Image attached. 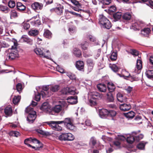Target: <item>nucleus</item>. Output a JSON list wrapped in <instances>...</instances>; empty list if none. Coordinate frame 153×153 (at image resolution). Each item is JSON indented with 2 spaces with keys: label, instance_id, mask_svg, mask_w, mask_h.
<instances>
[{
  "label": "nucleus",
  "instance_id": "393cba45",
  "mask_svg": "<svg viewBox=\"0 0 153 153\" xmlns=\"http://www.w3.org/2000/svg\"><path fill=\"white\" fill-rule=\"evenodd\" d=\"M62 106L61 105H56L53 108L52 110L55 113H58L62 111Z\"/></svg>",
  "mask_w": 153,
  "mask_h": 153
},
{
  "label": "nucleus",
  "instance_id": "7ed1b4c3",
  "mask_svg": "<svg viewBox=\"0 0 153 153\" xmlns=\"http://www.w3.org/2000/svg\"><path fill=\"white\" fill-rule=\"evenodd\" d=\"M36 53L40 57L49 59L50 56V53L48 50L43 48H36L34 50Z\"/></svg>",
  "mask_w": 153,
  "mask_h": 153
},
{
  "label": "nucleus",
  "instance_id": "49530a36",
  "mask_svg": "<svg viewBox=\"0 0 153 153\" xmlns=\"http://www.w3.org/2000/svg\"><path fill=\"white\" fill-rule=\"evenodd\" d=\"M67 90L68 93L71 94H74L75 93V88L74 87L67 88Z\"/></svg>",
  "mask_w": 153,
  "mask_h": 153
},
{
  "label": "nucleus",
  "instance_id": "f8f14e48",
  "mask_svg": "<svg viewBox=\"0 0 153 153\" xmlns=\"http://www.w3.org/2000/svg\"><path fill=\"white\" fill-rule=\"evenodd\" d=\"M76 66L78 70L82 71H84V64L83 61H77L76 63Z\"/></svg>",
  "mask_w": 153,
  "mask_h": 153
},
{
  "label": "nucleus",
  "instance_id": "5701e85b",
  "mask_svg": "<svg viewBox=\"0 0 153 153\" xmlns=\"http://www.w3.org/2000/svg\"><path fill=\"white\" fill-rule=\"evenodd\" d=\"M5 114L7 116H10L12 113V110L10 106L9 105L4 110Z\"/></svg>",
  "mask_w": 153,
  "mask_h": 153
},
{
  "label": "nucleus",
  "instance_id": "aec40b11",
  "mask_svg": "<svg viewBox=\"0 0 153 153\" xmlns=\"http://www.w3.org/2000/svg\"><path fill=\"white\" fill-rule=\"evenodd\" d=\"M21 40L30 45H32L33 44V40L27 35H23L21 38Z\"/></svg>",
  "mask_w": 153,
  "mask_h": 153
},
{
  "label": "nucleus",
  "instance_id": "79ce46f5",
  "mask_svg": "<svg viewBox=\"0 0 153 153\" xmlns=\"http://www.w3.org/2000/svg\"><path fill=\"white\" fill-rule=\"evenodd\" d=\"M21 98V96H15L13 100V103L15 104H17L19 102Z\"/></svg>",
  "mask_w": 153,
  "mask_h": 153
},
{
  "label": "nucleus",
  "instance_id": "58836bf2",
  "mask_svg": "<svg viewBox=\"0 0 153 153\" xmlns=\"http://www.w3.org/2000/svg\"><path fill=\"white\" fill-rule=\"evenodd\" d=\"M122 16V13L119 12L114 13L113 15L114 19H120Z\"/></svg>",
  "mask_w": 153,
  "mask_h": 153
},
{
  "label": "nucleus",
  "instance_id": "6ab92c4d",
  "mask_svg": "<svg viewBox=\"0 0 153 153\" xmlns=\"http://www.w3.org/2000/svg\"><path fill=\"white\" fill-rule=\"evenodd\" d=\"M97 87L100 91L102 92H105L107 90V86L104 84L100 83L97 85Z\"/></svg>",
  "mask_w": 153,
  "mask_h": 153
},
{
  "label": "nucleus",
  "instance_id": "b1692460",
  "mask_svg": "<svg viewBox=\"0 0 153 153\" xmlns=\"http://www.w3.org/2000/svg\"><path fill=\"white\" fill-rule=\"evenodd\" d=\"M150 31L149 28H145L141 31V34L144 36L148 37Z\"/></svg>",
  "mask_w": 153,
  "mask_h": 153
},
{
  "label": "nucleus",
  "instance_id": "412c9836",
  "mask_svg": "<svg viewBox=\"0 0 153 153\" xmlns=\"http://www.w3.org/2000/svg\"><path fill=\"white\" fill-rule=\"evenodd\" d=\"M117 100L121 102H124L126 101V99L125 96L120 93H118L117 95Z\"/></svg>",
  "mask_w": 153,
  "mask_h": 153
},
{
  "label": "nucleus",
  "instance_id": "e2e57ef3",
  "mask_svg": "<svg viewBox=\"0 0 153 153\" xmlns=\"http://www.w3.org/2000/svg\"><path fill=\"white\" fill-rule=\"evenodd\" d=\"M10 134L16 137H18L19 135V133L17 131H12L10 132Z\"/></svg>",
  "mask_w": 153,
  "mask_h": 153
},
{
  "label": "nucleus",
  "instance_id": "5fc2aeb1",
  "mask_svg": "<svg viewBox=\"0 0 153 153\" xmlns=\"http://www.w3.org/2000/svg\"><path fill=\"white\" fill-rule=\"evenodd\" d=\"M123 19H131V15L129 13H125L123 16Z\"/></svg>",
  "mask_w": 153,
  "mask_h": 153
},
{
  "label": "nucleus",
  "instance_id": "0e129e2a",
  "mask_svg": "<svg viewBox=\"0 0 153 153\" xmlns=\"http://www.w3.org/2000/svg\"><path fill=\"white\" fill-rule=\"evenodd\" d=\"M111 0H102L101 2L103 4L108 5L111 3Z\"/></svg>",
  "mask_w": 153,
  "mask_h": 153
},
{
  "label": "nucleus",
  "instance_id": "052dcab7",
  "mask_svg": "<svg viewBox=\"0 0 153 153\" xmlns=\"http://www.w3.org/2000/svg\"><path fill=\"white\" fill-rule=\"evenodd\" d=\"M144 136L142 134H140L137 136L135 135V140L138 141L142 139L143 137Z\"/></svg>",
  "mask_w": 153,
  "mask_h": 153
},
{
  "label": "nucleus",
  "instance_id": "423d86ee",
  "mask_svg": "<svg viewBox=\"0 0 153 153\" xmlns=\"http://www.w3.org/2000/svg\"><path fill=\"white\" fill-rule=\"evenodd\" d=\"M99 23L102 27L109 29L111 27V23L109 20H100Z\"/></svg>",
  "mask_w": 153,
  "mask_h": 153
},
{
  "label": "nucleus",
  "instance_id": "4468645a",
  "mask_svg": "<svg viewBox=\"0 0 153 153\" xmlns=\"http://www.w3.org/2000/svg\"><path fill=\"white\" fill-rule=\"evenodd\" d=\"M120 108L121 111H125L130 110L131 106L129 104L123 103L120 105Z\"/></svg>",
  "mask_w": 153,
  "mask_h": 153
},
{
  "label": "nucleus",
  "instance_id": "c85d7f7f",
  "mask_svg": "<svg viewBox=\"0 0 153 153\" xmlns=\"http://www.w3.org/2000/svg\"><path fill=\"white\" fill-rule=\"evenodd\" d=\"M109 67L114 72H117L120 69L118 67L116 64H112L110 63L109 64Z\"/></svg>",
  "mask_w": 153,
  "mask_h": 153
},
{
  "label": "nucleus",
  "instance_id": "ddd939ff",
  "mask_svg": "<svg viewBox=\"0 0 153 153\" xmlns=\"http://www.w3.org/2000/svg\"><path fill=\"white\" fill-rule=\"evenodd\" d=\"M16 7L18 11L20 12L25 11L26 10V7L22 3L18 2L16 3Z\"/></svg>",
  "mask_w": 153,
  "mask_h": 153
},
{
  "label": "nucleus",
  "instance_id": "ea45409f",
  "mask_svg": "<svg viewBox=\"0 0 153 153\" xmlns=\"http://www.w3.org/2000/svg\"><path fill=\"white\" fill-rule=\"evenodd\" d=\"M36 131L39 133L40 134L46 135V136H48L50 135V133L48 132L45 131L40 129H37L36 130Z\"/></svg>",
  "mask_w": 153,
  "mask_h": 153
},
{
  "label": "nucleus",
  "instance_id": "774afa93",
  "mask_svg": "<svg viewBox=\"0 0 153 153\" xmlns=\"http://www.w3.org/2000/svg\"><path fill=\"white\" fill-rule=\"evenodd\" d=\"M131 53L135 56H137L138 55V52L135 50H132L131 52Z\"/></svg>",
  "mask_w": 153,
  "mask_h": 153
},
{
  "label": "nucleus",
  "instance_id": "a19ab883",
  "mask_svg": "<svg viewBox=\"0 0 153 153\" xmlns=\"http://www.w3.org/2000/svg\"><path fill=\"white\" fill-rule=\"evenodd\" d=\"M117 56L116 52H112L110 58L111 60L112 61H115L117 59Z\"/></svg>",
  "mask_w": 153,
  "mask_h": 153
},
{
  "label": "nucleus",
  "instance_id": "6e6552de",
  "mask_svg": "<svg viewBox=\"0 0 153 153\" xmlns=\"http://www.w3.org/2000/svg\"><path fill=\"white\" fill-rule=\"evenodd\" d=\"M140 131H138L133 132H132V136L130 135L127 137L126 139L127 142L129 143H132L135 140V135H137Z\"/></svg>",
  "mask_w": 153,
  "mask_h": 153
},
{
  "label": "nucleus",
  "instance_id": "72a5a7b5",
  "mask_svg": "<svg viewBox=\"0 0 153 153\" xmlns=\"http://www.w3.org/2000/svg\"><path fill=\"white\" fill-rule=\"evenodd\" d=\"M97 143V140L94 137H93L90 139L89 142V144L92 148H94V146Z\"/></svg>",
  "mask_w": 153,
  "mask_h": 153
},
{
  "label": "nucleus",
  "instance_id": "a211bd4d",
  "mask_svg": "<svg viewBox=\"0 0 153 153\" xmlns=\"http://www.w3.org/2000/svg\"><path fill=\"white\" fill-rule=\"evenodd\" d=\"M40 109L42 110L47 113L49 112L50 108L48 103V102L44 103L41 107Z\"/></svg>",
  "mask_w": 153,
  "mask_h": 153
},
{
  "label": "nucleus",
  "instance_id": "4c0bfd02",
  "mask_svg": "<svg viewBox=\"0 0 153 153\" xmlns=\"http://www.w3.org/2000/svg\"><path fill=\"white\" fill-rule=\"evenodd\" d=\"M59 122V123H64L65 125V126L68 124H70L72 123L70 119L69 118H65L63 121H60Z\"/></svg>",
  "mask_w": 153,
  "mask_h": 153
},
{
  "label": "nucleus",
  "instance_id": "bb28decb",
  "mask_svg": "<svg viewBox=\"0 0 153 153\" xmlns=\"http://www.w3.org/2000/svg\"><path fill=\"white\" fill-rule=\"evenodd\" d=\"M39 33V30L36 29H31L28 32L29 35L35 36L38 35Z\"/></svg>",
  "mask_w": 153,
  "mask_h": 153
},
{
  "label": "nucleus",
  "instance_id": "09e8293b",
  "mask_svg": "<svg viewBox=\"0 0 153 153\" xmlns=\"http://www.w3.org/2000/svg\"><path fill=\"white\" fill-rule=\"evenodd\" d=\"M66 75L71 79L75 80L76 79V76L75 74L71 72H67L66 73Z\"/></svg>",
  "mask_w": 153,
  "mask_h": 153
},
{
  "label": "nucleus",
  "instance_id": "473e14b6",
  "mask_svg": "<svg viewBox=\"0 0 153 153\" xmlns=\"http://www.w3.org/2000/svg\"><path fill=\"white\" fill-rule=\"evenodd\" d=\"M88 38L91 42H93V43L94 45H99L98 41L96 40L95 38L93 36L91 35H90L89 36Z\"/></svg>",
  "mask_w": 153,
  "mask_h": 153
},
{
  "label": "nucleus",
  "instance_id": "69168bd1",
  "mask_svg": "<svg viewBox=\"0 0 153 153\" xmlns=\"http://www.w3.org/2000/svg\"><path fill=\"white\" fill-rule=\"evenodd\" d=\"M117 9L115 6L112 5L110 7L109 9V11L110 12H114Z\"/></svg>",
  "mask_w": 153,
  "mask_h": 153
},
{
  "label": "nucleus",
  "instance_id": "603ef678",
  "mask_svg": "<svg viewBox=\"0 0 153 153\" xmlns=\"http://www.w3.org/2000/svg\"><path fill=\"white\" fill-rule=\"evenodd\" d=\"M88 45V43L87 42H85L84 43H83L81 44V48L82 49L85 50L87 49Z\"/></svg>",
  "mask_w": 153,
  "mask_h": 153
},
{
  "label": "nucleus",
  "instance_id": "de8ad7c7",
  "mask_svg": "<svg viewBox=\"0 0 153 153\" xmlns=\"http://www.w3.org/2000/svg\"><path fill=\"white\" fill-rule=\"evenodd\" d=\"M143 2L146 3V4L150 7H153V1L152 0H141Z\"/></svg>",
  "mask_w": 153,
  "mask_h": 153
},
{
  "label": "nucleus",
  "instance_id": "f257e3e1",
  "mask_svg": "<svg viewBox=\"0 0 153 153\" xmlns=\"http://www.w3.org/2000/svg\"><path fill=\"white\" fill-rule=\"evenodd\" d=\"M24 143L36 150H39L40 148L42 147V143L36 138L32 139L31 137L27 138L25 140Z\"/></svg>",
  "mask_w": 153,
  "mask_h": 153
},
{
  "label": "nucleus",
  "instance_id": "a18cd8bd",
  "mask_svg": "<svg viewBox=\"0 0 153 153\" xmlns=\"http://www.w3.org/2000/svg\"><path fill=\"white\" fill-rule=\"evenodd\" d=\"M108 116L112 117L115 116L117 114L116 112L114 110H108Z\"/></svg>",
  "mask_w": 153,
  "mask_h": 153
},
{
  "label": "nucleus",
  "instance_id": "c03bdc74",
  "mask_svg": "<svg viewBox=\"0 0 153 153\" xmlns=\"http://www.w3.org/2000/svg\"><path fill=\"white\" fill-rule=\"evenodd\" d=\"M59 89V86L56 85H51L50 90L51 91L55 92L57 91Z\"/></svg>",
  "mask_w": 153,
  "mask_h": 153
},
{
  "label": "nucleus",
  "instance_id": "9d476101",
  "mask_svg": "<svg viewBox=\"0 0 153 153\" xmlns=\"http://www.w3.org/2000/svg\"><path fill=\"white\" fill-rule=\"evenodd\" d=\"M36 117V112H33L32 113H30L27 117V120L29 123H32L35 120Z\"/></svg>",
  "mask_w": 153,
  "mask_h": 153
},
{
  "label": "nucleus",
  "instance_id": "9b49d317",
  "mask_svg": "<svg viewBox=\"0 0 153 153\" xmlns=\"http://www.w3.org/2000/svg\"><path fill=\"white\" fill-rule=\"evenodd\" d=\"M142 61L140 59L137 60L136 66L135 68L134 72L137 73L139 74V71L142 69Z\"/></svg>",
  "mask_w": 153,
  "mask_h": 153
},
{
  "label": "nucleus",
  "instance_id": "7c9ffc66",
  "mask_svg": "<svg viewBox=\"0 0 153 153\" xmlns=\"http://www.w3.org/2000/svg\"><path fill=\"white\" fill-rule=\"evenodd\" d=\"M107 100L109 102H113L114 101V98L112 94L109 92L107 94Z\"/></svg>",
  "mask_w": 153,
  "mask_h": 153
},
{
  "label": "nucleus",
  "instance_id": "bf43d9fd",
  "mask_svg": "<svg viewBox=\"0 0 153 153\" xmlns=\"http://www.w3.org/2000/svg\"><path fill=\"white\" fill-rule=\"evenodd\" d=\"M71 2L74 5L78 7H81V4L76 0H71Z\"/></svg>",
  "mask_w": 153,
  "mask_h": 153
},
{
  "label": "nucleus",
  "instance_id": "20e7f679",
  "mask_svg": "<svg viewBox=\"0 0 153 153\" xmlns=\"http://www.w3.org/2000/svg\"><path fill=\"white\" fill-rule=\"evenodd\" d=\"M60 121H51L50 122H46L47 124L53 130L60 131L62 130V128L61 126L59 125V124H62L59 123V122Z\"/></svg>",
  "mask_w": 153,
  "mask_h": 153
},
{
  "label": "nucleus",
  "instance_id": "37998d69",
  "mask_svg": "<svg viewBox=\"0 0 153 153\" xmlns=\"http://www.w3.org/2000/svg\"><path fill=\"white\" fill-rule=\"evenodd\" d=\"M16 88L18 91L20 93L23 88L22 84L21 83H18L16 85Z\"/></svg>",
  "mask_w": 153,
  "mask_h": 153
},
{
  "label": "nucleus",
  "instance_id": "f03ea898",
  "mask_svg": "<svg viewBox=\"0 0 153 153\" xmlns=\"http://www.w3.org/2000/svg\"><path fill=\"white\" fill-rule=\"evenodd\" d=\"M17 45V42L15 40L13 42V45L12 46L11 48L8 50L7 56L10 60H12L19 57V53L16 48Z\"/></svg>",
  "mask_w": 153,
  "mask_h": 153
},
{
  "label": "nucleus",
  "instance_id": "39448f33",
  "mask_svg": "<svg viewBox=\"0 0 153 153\" xmlns=\"http://www.w3.org/2000/svg\"><path fill=\"white\" fill-rule=\"evenodd\" d=\"M58 138L59 140L61 141H69L73 140L74 137L71 133H62L59 136Z\"/></svg>",
  "mask_w": 153,
  "mask_h": 153
},
{
  "label": "nucleus",
  "instance_id": "4d7b16f0",
  "mask_svg": "<svg viewBox=\"0 0 153 153\" xmlns=\"http://www.w3.org/2000/svg\"><path fill=\"white\" fill-rule=\"evenodd\" d=\"M33 112H35L33 110V108L30 106L27 107L25 109V112L29 114L30 113H32Z\"/></svg>",
  "mask_w": 153,
  "mask_h": 153
},
{
  "label": "nucleus",
  "instance_id": "680f3d73",
  "mask_svg": "<svg viewBox=\"0 0 153 153\" xmlns=\"http://www.w3.org/2000/svg\"><path fill=\"white\" fill-rule=\"evenodd\" d=\"M18 16L17 13L15 10H13L11 12L10 17L15 18Z\"/></svg>",
  "mask_w": 153,
  "mask_h": 153
},
{
  "label": "nucleus",
  "instance_id": "8fccbe9b",
  "mask_svg": "<svg viewBox=\"0 0 153 153\" xmlns=\"http://www.w3.org/2000/svg\"><path fill=\"white\" fill-rule=\"evenodd\" d=\"M66 128L70 130H73L75 129V127L72 123L68 124L66 126Z\"/></svg>",
  "mask_w": 153,
  "mask_h": 153
},
{
  "label": "nucleus",
  "instance_id": "c9c22d12",
  "mask_svg": "<svg viewBox=\"0 0 153 153\" xmlns=\"http://www.w3.org/2000/svg\"><path fill=\"white\" fill-rule=\"evenodd\" d=\"M0 10L2 12L5 13H7L10 10L7 6L0 5Z\"/></svg>",
  "mask_w": 153,
  "mask_h": 153
},
{
  "label": "nucleus",
  "instance_id": "f3484780",
  "mask_svg": "<svg viewBox=\"0 0 153 153\" xmlns=\"http://www.w3.org/2000/svg\"><path fill=\"white\" fill-rule=\"evenodd\" d=\"M88 65V70L89 72H91L93 69L94 64L93 61L91 59H88L87 60Z\"/></svg>",
  "mask_w": 153,
  "mask_h": 153
},
{
  "label": "nucleus",
  "instance_id": "4be33fe9",
  "mask_svg": "<svg viewBox=\"0 0 153 153\" xmlns=\"http://www.w3.org/2000/svg\"><path fill=\"white\" fill-rule=\"evenodd\" d=\"M130 74H129L128 72L127 71L125 70H122L120 74H118V75L120 77H123L125 79L127 78L128 77L130 76Z\"/></svg>",
  "mask_w": 153,
  "mask_h": 153
},
{
  "label": "nucleus",
  "instance_id": "c756f323",
  "mask_svg": "<svg viewBox=\"0 0 153 153\" xmlns=\"http://www.w3.org/2000/svg\"><path fill=\"white\" fill-rule=\"evenodd\" d=\"M73 53L77 57H79L82 55L81 51L78 48H74L73 50Z\"/></svg>",
  "mask_w": 153,
  "mask_h": 153
},
{
  "label": "nucleus",
  "instance_id": "e433bc0d",
  "mask_svg": "<svg viewBox=\"0 0 153 153\" xmlns=\"http://www.w3.org/2000/svg\"><path fill=\"white\" fill-rule=\"evenodd\" d=\"M147 76L149 78H153V70H148L146 72Z\"/></svg>",
  "mask_w": 153,
  "mask_h": 153
},
{
  "label": "nucleus",
  "instance_id": "2f4dec72",
  "mask_svg": "<svg viewBox=\"0 0 153 153\" xmlns=\"http://www.w3.org/2000/svg\"><path fill=\"white\" fill-rule=\"evenodd\" d=\"M107 88L108 91L110 93L113 92L115 88L114 84L110 82L108 83Z\"/></svg>",
  "mask_w": 153,
  "mask_h": 153
},
{
  "label": "nucleus",
  "instance_id": "1a4fd4ad",
  "mask_svg": "<svg viewBox=\"0 0 153 153\" xmlns=\"http://www.w3.org/2000/svg\"><path fill=\"white\" fill-rule=\"evenodd\" d=\"M32 8L34 10H41L43 7L42 4L38 2H35L32 3L31 5Z\"/></svg>",
  "mask_w": 153,
  "mask_h": 153
},
{
  "label": "nucleus",
  "instance_id": "a878e982",
  "mask_svg": "<svg viewBox=\"0 0 153 153\" xmlns=\"http://www.w3.org/2000/svg\"><path fill=\"white\" fill-rule=\"evenodd\" d=\"M44 37L48 39H50L52 37V33L51 32L48 30L45 29L43 34Z\"/></svg>",
  "mask_w": 153,
  "mask_h": 153
},
{
  "label": "nucleus",
  "instance_id": "864d4df0",
  "mask_svg": "<svg viewBox=\"0 0 153 153\" xmlns=\"http://www.w3.org/2000/svg\"><path fill=\"white\" fill-rule=\"evenodd\" d=\"M55 11L58 15H61L63 12L62 9L61 7H57L55 8Z\"/></svg>",
  "mask_w": 153,
  "mask_h": 153
},
{
  "label": "nucleus",
  "instance_id": "f704fd0d",
  "mask_svg": "<svg viewBox=\"0 0 153 153\" xmlns=\"http://www.w3.org/2000/svg\"><path fill=\"white\" fill-rule=\"evenodd\" d=\"M135 113L133 111H130L125 114V116L128 118H132L134 116Z\"/></svg>",
  "mask_w": 153,
  "mask_h": 153
},
{
  "label": "nucleus",
  "instance_id": "2eb2a0df",
  "mask_svg": "<svg viewBox=\"0 0 153 153\" xmlns=\"http://www.w3.org/2000/svg\"><path fill=\"white\" fill-rule=\"evenodd\" d=\"M77 97L76 96H70L68 97L67 100L69 103L74 104L77 102Z\"/></svg>",
  "mask_w": 153,
  "mask_h": 153
},
{
  "label": "nucleus",
  "instance_id": "338daca9",
  "mask_svg": "<svg viewBox=\"0 0 153 153\" xmlns=\"http://www.w3.org/2000/svg\"><path fill=\"white\" fill-rule=\"evenodd\" d=\"M41 94L39 93H38L37 94L35 95V100L37 101H39L40 100Z\"/></svg>",
  "mask_w": 153,
  "mask_h": 153
},
{
  "label": "nucleus",
  "instance_id": "dca6fc26",
  "mask_svg": "<svg viewBox=\"0 0 153 153\" xmlns=\"http://www.w3.org/2000/svg\"><path fill=\"white\" fill-rule=\"evenodd\" d=\"M108 110L106 109L103 108L100 110L99 114L101 118H104L108 116Z\"/></svg>",
  "mask_w": 153,
  "mask_h": 153
},
{
  "label": "nucleus",
  "instance_id": "cd10ccee",
  "mask_svg": "<svg viewBox=\"0 0 153 153\" xmlns=\"http://www.w3.org/2000/svg\"><path fill=\"white\" fill-rule=\"evenodd\" d=\"M147 143V142L142 141L137 145V148L140 150H144L145 145Z\"/></svg>",
  "mask_w": 153,
  "mask_h": 153
},
{
  "label": "nucleus",
  "instance_id": "13d9d810",
  "mask_svg": "<svg viewBox=\"0 0 153 153\" xmlns=\"http://www.w3.org/2000/svg\"><path fill=\"white\" fill-rule=\"evenodd\" d=\"M16 5L15 2L14 1L10 0L8 2V6L10 8L14 7Z\"/></svg>",
  "mask_w": 153,
  "mask_h": 153
},
{
  "label": "nucleus",
  "instance_id": "3c124183",
  "mask_svg": "<svg viewBox=\"0 0 153 153\" xmlns=\"http://www.w3.org/2000/svg\"><path fill=\"white\" fill-rule=\"evenodd\" d=\"M29 21L28 20L27 21V22H24L22 24V26H23L25 30H27L30 27V25L29 24L27 23V22Z\"/></svg>",
  "mask_w": 153,
  "mask_h": 153
},
{
  "label": "nucleus",
  "instance_id": "0eeeda50",
  "mask_svg": "<svg viewBox=\"0 0 153 153\" xmlns=\"http://www.w3.org/2000/svg\"><path fill=\"white\" fill-rule=\"evenodd\" d=\"M89 95L91 96V98L95 100L101 99L103 96L102 94H100L96 91L91 92Z\"/></svg>",
  "mask_w": 153,
  "mask_h": 153
},
{
  "label": "nucleus",
  "instance_id": "6e6d98bb",
  "mask_svg": "<svg viewBox=\"0 0 153 153\" xmlns=\"http://www.w3.org/2000/svg\"><path fill=\"white\" fill-rule=\"evenodd\" d=\"M89 104L91 106H94L96 105V102L95 100L91 98L89 100Z\"/></svg>",
  "mask_w": 153,
  "mask_h": 153
}]
</instances>
